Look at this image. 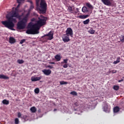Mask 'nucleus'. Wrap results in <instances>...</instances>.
<instances>
[{
    "instance_id": "1",
    "label": "nucleus",
    "mask_w": 124,
    "mask_h": 124,
    "mask_svg": "<svg viewBox=\"0 0 124 124\" xmlns=\"http://www.w3.org/2000/svg\"><path fill=\"white\" fill-rule=\"evenodd\" d=\"M18 3H19L17 7L15 8V10H12L10 13L11 16H9V15L6 16L7 20L1 21V24H3L5 27L10 29L11 30H15V23H16L17 20L16 18H14V17L18 18L19 20L22 19V17L24 16V14L22 13L21 15L18 13V8L20 6L21 2L22 0H16Z\"/></svg>"
},
{
    "instance_id": "2",
    "label": "nucleus",
    "mask_w": 124,
    "mask_h": 124,
    "mask_svg": "<svg viewBox=\"0 0 124 124\" xmlns=\"http://www.w3.org/2000/svg\"><path fill=\"white\" fill-rule=\"evenodd\" d=\"M47 21V17L41 15L40 17H38V20L37 21L36 23L34 24L29 25L30 29H28L26 33L28 34H38L39 33V30L41 27L44 25H46Z\"/></svg>"
},
{
    "instance_id": "3",
    "label": "nucleus",
    "mask_w": 124,
    "mask_h": 124,
    "mask_svg": "<svg viewBox=\"0 0 124 124\" xmlns=\"http://www.w3.org/2000/svg\"><path fill=\"white\" fill-rule=\"evenodd\" d=\"M30 13H27L25 16L17 24V29L19 30H23L26 28L27 23L28 22Z\"/></svg>"
},
{
    "instance_id": "4",
    "label": "nucleus",
    "mask_w": 124,
    "mask_h": 124,
    "mask_svg": "<svg viewBox=\"0 0 124 124\" xmlns=\"http://www.w3.org/2000/svg\"><path fill=\"white\" fill-rule=\"evenodd\" d=\"M36 10L40 14H45L46 12H47V3L45 0L40 2V5L39 3L36 4Z\"/></svg>"
},
{
    "instance_id": "5",
    "label": "nucleus",
    "mask_w": 124,
    "mask_h": 124,
    "mask_svg": "<svg viewBox=\"0 0 124 124\" xmlns=\"http://www.w3.org/2000/svg\"><path fill=\"white\" fill-rule=\"evenodd\" d=\"M54 33L52 31H50L47 34H45L44 36H42V38L44 37H46V40H51L54 38Z\"/></svg>"
},
{
    "instance_id": "6",
    "label": "nucleus",
    "mask_w": 124,
    "mask_h": 124,
    "mask_svg": "<svg viewBox=\"0 0 124 124\" xmlns=\"http://www.w3.org/2000/svg\"><path fill=\"white\" fill-rule=\"evenodd\" d=\"M66 34L67 36H70L72 37L73 36V31L71 28H68L66 31Z\"/></svg>"
},
{
    "instance_id": "7",
    "label": "nucleus",
    "mask_w": 124,
    "mask_h": 124,
    "mask_svg": "<svg viewBox=\"0 0 124 124\" xmlns=\"http://www.w3.org/2000/svg\"><path fill=\"white\" fill-rule=\"evenodd\" d=\"M42 72H43L45 75L48 76L51 75L52 71L50 69H44L42 70Z\"/></svg>"
},
{
    "instance_id": "8",
    "label": "nucleus",
    "mask_w": 124,
    "mask_h": 124,
    "mask_svg": "<svg viewBox=\"0 0 124 124\" xmlns=\"http://www.w3.org/2000/svg\"><path fill=\"white\" fill-rule=\"evenodd\" d=\"M104 109V111L107 113H108L110 112V108L108 107V105L107 103H106L105 105V106L103 108Z\"/></svg>"
},
{
    "instance_id": "9",
    "label": "nucleus",
    "mask_w": 124,
    "mask_h": 124,
    "mask_svg": "<svg viewBox=\"0 0 124 124\" xmlns=\"http://www.w3.org/2000/svg\"><path fill=\"white\" fill-rule=\"evenodd\" d=\"M112 0H101L102 2L106 5L111 6V1Z\"/></svg>"
},
{
    "instance_id": "10",
    "label": "nucleus",
    "mask_w": 124,
    "mask_h": 124,
    "mask_svg": "<svg viewBox=\"0 0 124 124\" xmlns=\"http://www.w3.org/2000/svg\"><path fill=\"white\" fill-rule=\"evenodd\" d=\"M42 77H32L31 78V80L32 82H36L42 79Z\"/></svg>"
},
{
    "instance_id": "11",
    "label": "nucleus",
    "mask_w": 124,
    "mask_h": 124,
    "mask_svg": "<svg viewBox=\"0 0 124 124\" xmlns=\"http://www.w3.org/2000/svg\"><path fill=\"white\" fill-rule=\"evenodd\" d=\"M16 40L15 38L13 37H10L9 38V43H11V44H13V43H16Z\"/></svg>"
},
{
    "instance_id": "12",
    "label": "nucleus",
    "mask_w": 124,
    "mask_h": 124,
    "mask_svg": "<svg viewBox=\"0 0 124 124\" xmlns=\"http://www.w3.org/2000/svg\"><path fill=\"white\" fill-rule=\"evenodd\" d=\"M120 108L118 106H116L114 107L113 112L115 113H118L120 111Z\"/></svg>"
},
{
    "instance_id": "13",
    "label": "nucleus",
    "mask_w": 124,
    "mask_h": 124,
    "mask_svg": "<svg viewBox=\"0 0 124 124\" xmlns=\"http://www.w3.org/2000/svg\"><path fill=\"white\" fill-rule=\"evenodd\" d=\"M0 79H9L10 78L4 75H0Z\"/></svg>"
},
{
    "instance_id": "14",
    "label": "nucleus",
    "mask_w": 124,
    "mask_h": 124,
    "mask_svg": "<svg viewBox=\"0 0 124 124\" xmlns=\"http://www.w3.org/2000/svg\"><path fill=\"white\" fill-rule=\"evenodd\" d=\"M62 40L64 41V42H68L69 41H70V39L67 36H64V37L62 38Z\"/></svg>"
},
{
    "instance_id": "15",
    "label": "nucleus",
    "mask_w": 124,
    "mask_h": 124,
    "mask_svg": "<svg viewBox=\"0 0 124 124\" xmlns=\"http://www.w3.org/2000/svg\"><path fill=\"white\" fill-rule=\"evenodd\" d=\"M2 103L3 105H8L10 104L9 101L6 99H4L2 100Z\"/></svg>"
},
{
    "instance_id": "16",
    "label": "nucleus",
    "mask_w": 124,
    "mask_h": 124,
    "mask_svg": "<svg viewBox=\"0 0 124 124\" xmlns=\"http://www.w3.org/2000/svg\"><path fill=\"white\" fill-rule=\"evenodd\" d=\"M55 59L57 61V62H60L62 59V57H61V55L57 54L55 56Z\"/></svg>"
},
{
    "instance_id": "17",
    "label": "nucleus",
    "mask_w": 124,
    "mask_h": 124,
    "mask_svg": "<svg viewBox=\"0 0 124 124\" xmlns=\"http://www.w3.org/2000/svg\"><path fill=\"white\" fill-rule=\"evenodd\" d=\"M32 113H35L37 111V109L35 107H32L30 109Z\"/></svg>"
},
{
    "instance_id": "18",
    "label": "nucleus",
    "mask_w": 124,
    "mask_h": 124,
    "mask_svg": "<svg viewBox=\"0 0 124 124\" xmlns=\"http://www.w3.org/2000/svg\"><path fill=\"white\" fill-rule=\"evenodd\" d=\"M17 62L19 64H22V63H24L25 61L23 60L18 59L17 61Z\"/></svg>"
},
{
    "instance_id": "19",
    "label": "nucleus",
    "mask_w": 124,
    "mask_h": 124,
    "mask_svg": "<svg viewBox=\"0 0 124 124\" xmlns=\"http://www.w3.org/2000/svg\"><path fill=\"white\" fill-rule=\"evenodd\" d=\"M88 15H80L78 16V17L80 19H85L88 17Z\"/></svg>"
},
{
    "instance_id": "20",
    "label": "nucleus",
    "mask_w": 124,
    "mask_h": 124,
    "mask_svg": "<svg viewBox=\"0 0 124 124\" xmlns=\"http://www.w3.org/2000/svg\"><path fill=\"white\" fill-rule=\"evenodd\" d=\"M86 5L87 7H88L90 9H93V6L90 3H86Z\"/></svg>"
},
{
    "instance_id": "21",
    "label": "nucleus",
    "mask_w": 124,
    "mask_h": 124,
    "mask_svg": "<svg viewBox=\"0 0 124 124\" xmlns=\"http://www.w3.org/2000/svg\"><path fill=\"white\" fill-rule=\"evenodd\" d=\"M120 62V57H118L117 58V61H114L113 63L114 64H117V63H118V62Z\"/></svg>"
},
{
    "instance_id": "22",
    "label": "nucleus",
    "mask_w": 124,
    "mask_h": 124,
    "mask_svg": "<svg viewBox=\"0 0 124 124\" xmlns=\"http://www.w3.org/2000/svg\"><path fill=\"white\" fill-rule=\"evenodd\" d=\"M82 11L84 13L85 12H88V10L87 9V8L85 6H84L82 9Z\"/></svg>"
},
{
    "instance_id": "23",
    "label": "nucleus",
    "mask_w": 124,
    "mask_h": 124,
    "mask_svg": "<svg viewBox=\"0 0 124 124\" xmlns=\"http://www.w3.org/2000/svg\"><path fill=\"white\" fill-rule=\"evenodd\" d=\"M113 89H114V90L117 91L119 89V86L118 85H114L113 87Z\"/></svg>"
},
{
    "instance_id": "24",
    "label": "nucleus",
    "mask_w": 124,
    "mask_h": 124,
    "mask_svg": "<svg viewBox=\"0 0 124 124\" xmlns=\"http://www.w3.org/2000/svg\"><path fill=\"white\" fill-rule=\"evenodd\" d=\"M60 83L61 85H66V84H68V83L67 82L64 81H61L60 82Z\"/></svg>"
},
{
    "instance_id": "25",
    "label": "nucleus",
    "mask_w": 124,
    "mask_h": 124,
    "mask_svg": "<svg viewBox=\"0 0 124 124\" xmlns=\"http://www.w3.org/2000/svg\"><path fill=\"white\" fill-rule=\"evenodd\" d=\"M34 93H36V94H38V93H40V89H39V88H37L35 89V90H34Z\"/></svg>"
},
{
    "instance_id": "26",
    "label": "nucleus",
    "mask_w": 124,
    "mask_h": 124,
    "mask_svg": "<svg viewBox=\"0 0 124 124\" xmlns=\"http://www.w3.org/2000/svg\"><path fill=\"white\" fill-rule=\"evenodd\" d=\"M89 22H90V19H87V20L84 21L83 22V24H84V25H87V24H88L89 23Z\"/></svg>"
},
{
    "instance_id": "27",
    "label": "nucleus",
    "mask_w": 124,
    "mask_h": 124,
    "mask_svg": "<svg viewBox=\"0 0 124 124\" xmlns=\"http://www.w3.org/2000/svg\"><path fill=\"white\" fill-rule=\"evenodd\" d=\"M88 32L91 34H93L94 33L95 31L93 30V29H91L90 30H89Z\"/></svg>"
},
{
    "instance_id": "28",
    "label": "nucleus",
    "mask_w": 124,
    "mask_h": 124,
    "mask_svg": "<svg viewBox=\"0 0 124 124\" xmlns=\"http://www.w3.org/2000/svg\"><path fill=\"white\" fill-rule=\"evenodd\" d=\"M19 119L16 118L15 119V124H19Z\"/></svg>"
},
{
    "instance_id": "29",
    "label": "nucleus",
    "mask_w": 124,
    "mask_h": 124,
    "mask_svg": "<svg viewBox=\"0 0 124 124\" xmlns=\"http://www.w3.org/2000/svg\"><path fill=\"white\" fill-rule=\"evenodd\" d=\"M120 41L123 43L124 42V35H121V36L120 37Z\"/></svg>"
},
{
    "instance_id": "30",
    "label": "nucleus",
    "mask_w": 124,
    "mask_h": 124,
    "mask_svg": "<svg viewBox=\"0 0 124 124\" xmlns=\"http://www.w3.org/2000/svg\"><path fill=\"white\" fill-rule=\"evenodd\" d=\"M30 2L31 3V6H30V9L32 10L34 8V5L33 4V2L31 1H30Z\"/></svg>"
},
{
    "instance_id": "31",
    "label": "nucleus",
    "mask_w": 124,
    "mask_h": 124,
    "mask_svg": "<svg viewBox=\"0 0 124 124\" xmlns=\"http://www.w3.org/2000/svg\"><path fill=\"white\" fill-rule=\"evenodd\" d=\"M68 61V59H64L63 62H62V64H63V63H67V62Z\"/></svg>"
},
{
    "instance_id": "32",
    "label": "nucleus",
    "mask_w": 124,
    "mask_h": 124,
    "mask_svg": "<svg viewBox=\"0 0 124 124\" xmlns=\"http://www.w3.org/2000/svg\"><path fill=\"white\" fill-rule=\"evenodd\" d=\"M71 94H72L73 95L77 96V93L75 91H73V92H71Z\"/></svg>"
},
{
    "instance_id": "33",
    "label": "nucleus",
    "mask_w": 124,
    "mask_h": 124,
    "mask_svg": "<svg viewBox=\"0 0 124 124\" xmlns=\"http://www.w3.org/2000/svg\"><path fill=\"white\" fill-rule=\"evenodd\" d=\"M22 116V114L21 113V112H19L17 113V117L18 118H21Z\"/></svg>"
},
{
    "instance_id": "34",
    "label": "nucleus",
    "mask_w": 124,
    "mask_h": 124,
    "mask_svg": "<svg viewBox=\"0 0 124 124\" xmlns=\"http://www.w3.org/2000/svg\"><path fill=\"white\" fill-rule=\"evenodd\" d=\"M26 39H22L20 41V44H23L25 42Z\"/></svg>"
},
{
    "instance_id": "35",
    "label": "nucleus",
    "mask_w": 124,
    "mask_h": 124,
    "mask_svg": "<svg viewBox=\"0 0 124 124\" xmlns=\"http://www.w3.org/2000/svg\"><path fill=\"white\" fill-rule=\"evenodd\" d=\"M117 71L116 70H112L111 71H110V73H116Z\"/></svg>"
},
{
    "instance_id": "36",
    "label": "nucleus",
    "mask_w": 124,
    "mask_h": 124,
    "mask_svg": "<svg viewBox=\"0 0 124 124\" xmlns=\"http://www.w3.org/2000/svg\"><path fill=\"white\" fill-rule=\"evenodd\" d=\"M45 0H36V4H37V5H38V3H39V2L41 1H44Z\"/></svg>"
},
{
    "instance_id": "37",
    "label": "nucleus",
    "mask_w": 124,
    "mask_h": 124,
    "mask_svg": "<svg viewBox=\"0 0 124 124\" xmlns=\"http://www.w3.org/2000/svg\"><path fill=\"white\" fill-rule=\"evenodd\" d=\"M68 67V65L67 64H65L63 65V67L64 68H67Z\"/></svg>"
},
{
    "instance_id": "38",
    "label": "nucleus",
    "mask_w": 124,
    "mask_h": 124,
    "mask_svg": "<svg viewBox=\"0 0 124 124\" xmlns=\"http://www.w3.org/2000/svg\"><path fill=\"white\" fill-rule=\"evenodd\" d=\"M28 116L27 115H24L23 116V119L26 121L27 120V118Z\"/></svg>"
},
{
    "instance_id": "39",
    "label": "nucleus",
    "mask_w": 124,
    "mask_h": 124,
    "mask_svg": "<svg viewBox=\"0 0 124 124\" xmlns=\"http://www.w3.org/2000/svg\"><path fill=\"white\" fill-rule=\"evenodd\" d=\"M68 10H69V11H70V12H72L73 11V10H72V7H69L68 8Z\"/></svg>"
},
{
    "instance_id": "40",
    "label": "nucleus",
    "mask_w": 124,
    "mask_h": 124,
    "mask_svg": "<svg viewBox=\"0 0 124 124\" xmlns=\"http://www.w3.org/2000/svg\"><path fill=\"white\" fill-rule=\"evenodd\" d=\"M47 67H48V68H50V69H52V68H53V66L51 65H47Z\"/></svg>"
},
{
    "instance_id": "41",
    "label": "nucleus",
    "mask_w": 124,
    "mask_h": 124,
    "mask_svg": "<svg viewBox=\"0 0 124 124\" xmlns=\"http://www.w3.org/2000/svg\"><path fill=\"white\" fill-rule=\"evenodd\" d=\"M49 63L50 64H55V62H49Z\"/></svg>"
},
{
    "instance_id": "42",
    "label": "nucleus",
    "mask_w": 124,
    "mask_h": 124,
    "mask_svg": "<svg viewBox=\"0 0 124 124\" xmlns=\"http://www.w3.org/2000/svg\"><path fill=\"white\" fill-rule=\"evenodd\" d=\"M123 79H121V80H118V82L119 83H121V82H123Z\"/></svg>"
},
{
    "instance_id": "43",
    "label": "nucleus",
    "mask_w": 124,
    "mask_h": 124,
    "mask_svg": "<svg viewBox=\"0 0 124 124\" xmlns=\"http://www.w3.org/2000/svg\"><path fill=\"white\" fill-rule=\"evenodd\" d=\"M75 105L76 106H78V103H77V102H76V103H75Z\"/></svg>"
},
{
    "instance_id": "44",
    "label": "nucleus",
    "mask_w": 124,
    "mask_h": 124,
    "mask_svg": "<svg viewBox=\"0 0 124 124\" xmlns=\"http://www.w3.org/2000/svg\"><path fill=\"white\" fill-rule=\"evenodd\" d=\"M57 111V109H56V108H55V109H54V111Z\"/></svg>"
},
{
    "instance_id": "45",
    "label": "nucleus",
    "mask_w": 124,
    "mask_h": 124,
    "mask_svg": "<svg viewBox=\"0 0 124 124\" xmlns=\"http://www.w3.org/2000/svg\"><path fill=\"white\" fill-rule=\"evenodd\" d=\"M76 10H77V11L78 12V8H77Z\"/></svg>"
},
{
    "instance_id": "46",
    "label": "nucleus",
    "mask_w": 124,
    "mask_h": 124,
    "mask_svg": "<svg viewBox=\"0 0 124 124\" xmlns=\"http://www.w3.org/2000/svg\"><path fill=\"white\" fill-rule=\"evenodd\" d=\"M72 1H74V0H71Z\"/></svg>"
}]
</instances>
